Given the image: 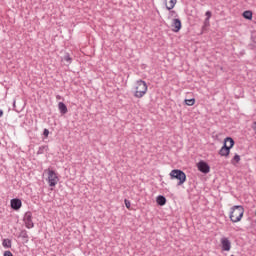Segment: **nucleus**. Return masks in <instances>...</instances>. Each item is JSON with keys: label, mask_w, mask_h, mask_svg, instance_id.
<instances>
[{"label": "nucleus", "mask_w": 256, "mask_h": 256, "mask_svg": "<svg viewBox=\"0 0 256 256\" xmlns=\"http://www.w3.org/2000/svg\"><path fill=\"white\" fill-rule=\"evenodd\" d=\"M124 203L127 209H131V202L129 200L125 199Z\"/></svg>", "instance_id": "nucleus-22"}, {"label": "nucleus", "mask_w": 256, "mask_h": 256, "mask_svg": "<svg viewBox=\"0 0 256 256\" xmlns=\"http://www.w3.org/2000/svg\"><path fill=\"white\" fill-rule=\"evenodd\" d=\"M211 11H207L206 13H205V16H206V21H209V19H211Z\"/></svg>", "instance_id": "nucleus-23"}, {"label": "nucleus", "mask_w": 256, "mask_h": 256, "mask_svg": "<svg viewBox=\"0 0 256 256\" xmlns=\"http://www.w3.org/2000/svg\"><path fill=\"white\" fill-rule=\"evenodd\" d=\"M252 129H253V131H255V133H256V122L253 123Z\"/></svg>", "instance_id": "nucleus-26"}, {"label": "nucleus", "mask_w": 256, "mask_h": 256, "mask_svg": "<svg viewBox=\"0 0 256 256\" xmlns=\"http://www.w3.org/2000/svg\"><path fill=\"white\" fill-rule=\"evenodd\" d=\"M197 168L200 173H204L205 175H207V173L211 171V167L209 166V164L203 160L197 163Z\"/></svg>", "instance_id": "nucleus-7"}, {"label": "nucleus", "mask_w": 256, "mask_h": 256, "mask_svg": "<svg viewBox=\"0 0 256 256\" xmlns=\"http://www.w3.org/2000/svg\"><path fill=\"white\" fill-rule=\"evenodd\" d=\"M181 20L179 18H175L172 20V31L174 33H179L181 31Z\"/></svg>", "instance_id": "nucleus-9"}, {"label": "nucleus", "mask_w": 256, "mask_h": 256, "mask_svg": "<svg viewBox=\"0 0 256 256\" xmlns=\"http://www.w3.org/2000/svg\"><path fill=\"white\" fill-rule=\"evenodd\" d=\"M56 98H57V99H61V96L57 95Z\"/></svg>", "instance_id": "nucleus-28"}, {"label": "nucleus", "mask_w": 256, "mask_h": 256, "mask_svg": "<svg viewBox=\"0 0 256 256\" xmlns=\"http://www.w3.org/2000/svg\"><path fill=\"white\" fill-rule=\"evenodd\" d=\"M185 103L188 107H193V105H195V98L185 99Z\"/></svg>", "instance_id": "nucleus-18"}, {"label": "nucleus", "mask_w": 256, "mask_h": 256, "mask_svg": "<svg viewBox=\"0 0 256 256\" xmlns=\"http://www.w3.org/2000/svg\"><path fill=\"white\" fill-rule=\"evenodd\" d=\"M4 256H13V253L11 251H5Z\"/></svg>", "instance_id": "nucleus-25"}, {"label": "nucleus", "mask_w": 256, "mask_h": 256, "mask_svg": "<svg viewBox=\"0 0 256 256\" xmlns=\"http://www.w3.org/2000/svg\"><path fill=\"white\" fill-rule=\"evenodd\" d=\"M14 105H15V101H14Z\"/></svg>", "instance_id": "nucleus-30"}, {"label": "nucleus", "mask_w": 256, "mask_h": 256, "mask_svg": "<svg viewBox=\"0 0 256 256\" xmlns=\"http://www.w3.org/2000/svg\"><path fill=\"white\" fill-rule=\"evenodd\" d=\"M244 19H248V21H251L253 19V12L251 10H246L243 12Z\"/></svg>", "instance_id": "nucleus-15"}, {"label": "nucleus", "mask_w": 256, "mask_h": 256, "mask_svg": "<svg viewBox=\"0 0 256 256\" xmlns=\"http://www.w3.org/2000/svg\"><path fill=\"white\" fill-rule=\"evenodd\" d=\"M169 175H170V179L178 180V186L183 185V183H185V181H187V175L182 170L174 169L170 172Z\"/></svg>", "instance_id": "nucleus-4"}, {"label": "nucleus", "mask_w": 256, "mask_h": 256, "mask_svg": "<svg viewBox=\"0 0 256 256\" xmlns=\"http://www.w3.org/2000/svg\"><path fill=\"white\" fill-rule=\"evenodd\" d=\"M11 239H4L2 241V246L4 247V249H11Z\"/></svg>", "instance_id": "nucleus-16"}, {"label": "nucleus", "mask_w": 256, "mask_h": 256, "mask_svg": "<svg viewBox=\"0 0 256 256\" xmlns=\"http://www.w3.org/2000/svg\"><path fill=\"white\" fill-rule=\"evenodd\" d=\"M0 117H3V110L0 109Z\"/></svg>", "instance_id": "nucleus-27"}, {"label": "nucleus", "mask_w": 256, "mask_h": 256, "mask_svg": "<svg viewBox=\"0 0 256 256\" xmlns=\"http://www.w3.org/2000/svg\"><path fill=\"white\" fill-rule=\"evenodd\" d=\"M18 237L23 239L24 243H29V234L27 233V230H21Z\"/></svg>", "instance_id": "nucleus-13"}, {"label": "nucleus", "mask_w": 256, "mask_h": 256, "mask_svg": "<svg viewBox=\"0 0 256 256\" xmlns=\"http://www.w3.org/2000/svg\"><path fill=\"white\" fill-rule=\"evenodd\" d=\"M43 135H44V137H49V129L45 128Z\"/></svg>", "instance_id": "nucleus-24"}, {"label": "nucleus", "mask_w": 256, "mask_h": 256, "mask_svg": "<svg viewBox=\"0 0 256 256\" xmlns=\"http://www.w3.org/2000/svg\"><path fill=\"white\" fill-rule=\"evenodd\" d=\"M227 145H231V143L230 142H228V144Z\"/></svg>", "instance_id": "nucleus-29"}, {"label": "nucleus", "mask_w": 256, "mask_h": 256, "mask_svg": "<svg viewBox=\"0 0 256 256\" xmlns=\"http://www.w3.org/2000/svg\"><path fill=\"white\" fill-rule=\"evenodd\" d=\"M239 161H241V156H239V154H235V156L231 160V163H239Z\"/></svg>", "instance_id": "nucleus-20"}, {"label": "nucleus", "mask_w": 256, "mask_h": 256, "mask_svg": "<svg viewBox=\"0 0 256 256\" xmlns=\"http://www.w3.org/2000/svg\"><path fill=\"white\" fill-rule=\"evenodd\" d=\"M220 243L222 251H231V240H229V238L222 237Z\"/></svg>", "instance_id": "nucleus-8"}, {"label": "nucleus", "mask_w": 256, "mask_h": 256, "mask_svg": "<svg viewBox=\"0 0 256 256\" xmlns=\"http://www.w3.org/2000/svg\"><path fill=\"white\" fill-rule=\"evenodd\" d=\"M45 149H47V146H41L38 149L37 155H43Z\"/></svg>", "instance_id": "nucleus-21"}, {"label": "nucleus", "mask_w": 256, "mask_h": 256, "mask_svg": "<svg viewBox=\"0 0 256 256\" xmlns=\"http://www.w3.org/2000/svg\"><path fill=\"white\" fill-rule=\"evenodd\" d=\"M58 109H59L61 115H66V113L68 111L67 110V105H65V103H63V102L58 103Z\"/></svg>", "instance_id": "nucleus-14"}, {"label": "nucleus", "mask_w": 256, "mask_h": 256, "mask_svg": "<svg viewBox=\"0 0 256 256\" xmlns=\"http://www.w3.org/2000/svg\"><path fill=\"white\" fill-rule=\"evenodd\" d=\"M245 213V208L241 205H236L231 208L229 218L232 223H239L241 219H243V215Z\"/></svg>", "instance_id": "nucleus-1"}, {"label": "nucleus", "mask_w": 256, "mask_h": 256, "mask_svg": "<svg viewBox=\"0 0 256 256\" xmlns=\"http://www.w3.org/2000/svg\"><path fill=\"white\" fill-rule=\"evenodd\" d=\"M45 173L48 174L46 181L49 187H55L57 183H59V175H57V172H55V170L47 169L45 170Z\"/></svg>", "instance_id": "nucleus-5"}, {"label": "nucleus", "mask_w": 256, "mask_h": 256, "mask_svg": "<svg viewBox=\"0 0 256 256\" xmlns=\"http://www.w3.org/2000/svg\"><path fill=\"white\" fill-rule=\"evenodd\" d=\"M235 145V140L231 137H226L224 139L223 146L219 150V155L221 157H229V154L231 153V149H233Z\"/></svg>", "instance_id": "nucleus-3"}, {"label": "nucleus", "mask_w": 256, "mask_h": 256, "mask_svg": "<svg viewBox=\"0 0 256 256\" xmlns=\"http://www.w3.org/2000/svg\"><path fill=\"white\" fill-rule=\"evenodd\" d=\"M148 89L149 86H147V82H145L144 80H137L134 91V97L136 99H143V97L147 95Z\"/></svg>", "instance_id": "nucleus-2"}, {"label": "nucleus", "mask_w": 256, "mask_h": 256, "mask_svg": "<svg viewBox=\"0 0 256 256\" xmlns=\"http://www.w3.org/2000/svg\"><path fill=\"white\" fill-rule=\"evenodd\" d=\"M62 61H66L68 65H71L73 59L71 58V55H69V53H65L64 57L62 58Z\"/></svg>", "instance_id": "nucleus-17"}, {"label": "nucleus", "mask_w": 256, "mask_h": 256, "mask_svg": "<svg viewBox=\"0 0 256 256\" xmlns=\"http://www.w3.org/2000/svg\"><path fill=\"white\" fill-rule=\"evenodd\" d=\"M23 221L26 229H33V227H35V223H33V213H31V211L24 214Z\"/></svg>", "instance_id": "nucleus-6"}, {"label": "nucleus", "mask_w": 256, "mask_h": 256, "mask_svg": "<svg viewBox=\"0 0 256 256\" xmlns=\"http://www.w3.org/2000/svg\"><path fill=\"white\" fill-rule=\"evenodd\" d=\"M11 208L14 209V211H19V208L22 207L23 202H21V199L19 198H13L10 201Z\"/></svg>", "instance_id": "nucleus-10"}, {"label": "nucleus", "mask_w": 256, "mask_h": 256, "mask_svg": "<svg viewBox=\"0 0 256 256\" xmlns=\"http://www.w3.org/2000/svg\"><path fill=\"white\" fill-rule=\"evenodd\" d=\"M173 17H177V12L175 10H169L168 19H173Z\"/></svg>", "instance_id": "nucleus-19"}, {"label": "nucleus", "mask_w": 256, "mask_h": 256, "mask_svg": "<svg viewBox=\"0 0 256 256\" xmlns=\"http://www.w3.org/2000/svg\"><path fill=\"white\" fill-rule=\"evenodd\" d=\"M166 9L168 11H171L172 9L175 8V5H177V0H164Z\"/></svg>", "instance_id": "nucleus-11"}, {"label": "nucleus", "mask_w": 256, "mask_h": 256, "mask_svg": "<svg viewBox=\"0 0 256 256\" xmlns=\"http://www.w3.org/2000/svg\"><path fill=\"white\" fill-rule=\"evenodd\" d=\"M156 203L157 205H160V207H163V205L167 203V198H165L163 195H159L156 198Z\"/></svg>", "instance_id": "nucleus-12"}]
</instances>
